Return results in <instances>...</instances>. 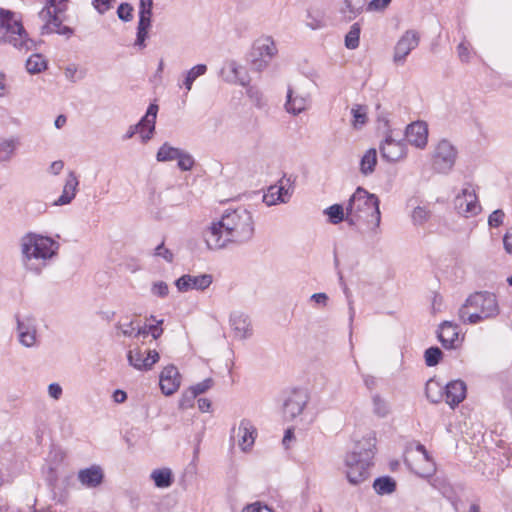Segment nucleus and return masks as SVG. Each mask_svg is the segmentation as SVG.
Wrapping results in <instances>:
<instances>
[{"label":"nucleus","mask_w":512,"mask_h":512,"mask_svg":"<svg viewBox=\"0 0 512 512\" xmlns=\"http://www.w3.org/2000/svg\"><path fill=\"white\" fill-rule=\"evenodd\" d=\"M376 439L373 436L363 437L355 445L352 452L345 457L346 477L352 485L366 481L375 455Z\"/></svg>","instance_id":"nucleus-3"},{"label":"nucleus","mask_w":512,"mask_h":512,"mask_svg":"<svg viewBox=\"0 0 512 512\" xmlns=\"http://www.w3.org/2000/svg\"><path fill=\"white\" fill-rule=\"evenodd\" d=\"M444 397L446 403L451 408H455L466 397V384L461 380L449 382L443 389V398Z\"/></svg>","instance_id":"nucleus-22"},{"label":"nucleus","mask_w":512,"mask_h":512,"mask_svg":"<svg viewBox=\"0 0 512 512\" xmlns=\"http://www.w3.org/2000/svg\"><path fill=\"white\" fill-rule=\"evenodd\" d=\"M48 393L50 397H52L55 400H58L62 395V388L57 383H51L48 386Z\"/></svg>","instance_id":"nucleus-60"},{"label":"nucleus","mask_w":512,"mask_h":512,"mask_svg":"<svg viewBox=\"0 0 512 512\" xmlns=\"http://www.w3.org/2000/svg\"><path fill=\"white\" fill-rule=\"evenodd\" d=\"M158 109V105L150 104L146 114L140 119V121L136 125H131L129 127L128 131L124 135V139H130L136 133H139L143 142L150 140L155 131Z\"/></svg>","instance_id":"nucleus-10"},{"label":"nucleus","mask_w":512,"mask_h":512,"mask_svg":"<svg viewBox=\"0 0 512 512\" xmlns=\"http://www.w3.org/2000/svg\"><path fill=\"white\" fill-rule=\"evenodd\" d=\"M230 324L235 336L239 339H245L251 335L250 322L248 317L240 312H234L230 316Z\"/></svg>","instance_id":"nucleus-27"},{"label":"nucleus","mask_w":512,"mask_h":512,"mask_svg":"<svg viewBox=\"0 0 512 512\" xmlns=\"http://www.w3.org/2000/svg\"><path fill=\"white\" fill-rule=\"evenodd\" d=\"M425 394L431 403H440L443 400V387L438 382L429 380L425 386Z\"/></svg>","instance_id":"nucleus-32"},{"label":"nucleus","mask_w":512,"mask_h":512,"mask_svg":"<svg viewBox=\"0 0 512 512\" xmlns=\"http://www.w3.org/2000/svg\"><path fill=\"white\" fill-rule=\"evenodd\" d=\"M427 137L428 128L422 121L413 122L406 127L405 138L411 145L424 148L427 144Z\"/></svg>","instance_id":"nucleus-20"},{"label":"nucleus","mask_w":512,"mask_h":512,"mask_svg":"<svg viewBox=\"0 0 512 512\" xmlns=\"http://www.w3.org/2000/svg\"><path fill=\"white\" fill-rule=\"evenodd\" d=\"M17 146L15 139H0V161H8L11 159Z\"/></svg>","instance_id":"nucleus-41"},{"label":"nucleus","mask_w":512,"mask_h":512,"mask_svg":"<svg viewBox=\"0 0 512 512\" xmlns=\"http://www.w3.org/2000/svg\"><path fill=\"white\" fill-rule=\"evenodd\" d=\"M325 19L323 16H313L311 13H309L308 15V20H307V25L315 30V29H320L322 27L325 26Z\"/></svg>","instance_id":"nucleus-56"},{"label":"nucleus","mask_w":512,"mask_h":512,"mask_svg":"<svg viewBox=\"0 0 512 512\" xmlns=\"http://www.w3.org/2000/svg\"><path fill=\"white\" fill-rule=\"evenodd\" d=\"M505 214L501 209L493 211L488 218V224L491 227H499L502 225Z\"/></svg>","instance_id":"nucleus-52"},{"label":"nucleus","mask_w":512,"mask_h":512,"mask_svg":"<svg viewBox=\"0 0 512 512\" xmlns=\"http://www.w3.org/2000/svg\"><path fill=\"white\" fill-rule=\"evenodd\" d=\"M181 150L164 143L158 150L156 158L159 162L172 161L178 159Z\"/></svg>","instance_id":"nucleus-35"},{"label":"nucleus","mask_w":512,"mask_h":512,"mask_svg":"<svg viewBox=\"0 0 512 512\" xmlns=\"http://www.w3.org/2000/svg\"><path fill=\"white\" fill-rule=\"evenodd\" d=\"M309 401L306 389L295 388L287 393L283 402V416L286 420H294L302 414Z\"/></svg>","instance_id":"nucleus-11"},{"label":"nucleus","mask_w":512,"mask_h":512,"mask_svg":"<svg viewBox=\"0 0 512 512\" xmlns=\"http://www.w3.org/2000/svg\"><path fill=\"white\" fill-rule=\"evenodd\" d=\"M290 186V179H281L278 185L269 187L267 193L263 196V201L268 206L287 203L292 195Z\"/></svg>","instance_id":"nucleus-17"},{"label":"nucleus","mask_w":512,"mask_h":512,"mask_svg":"<svg viewBox=\"0 0 512 512\" xmlns=\"http://www.w3.org/2000/svg\"><path fill=\"white\" fill-rule=\"evenodd\" d=\"M133 7L129 3H122L119 5L117 9V15L119 19H121L124 22H129L132 20L133 15Z\"/></svg>","instance_id":"nucleus-47"},{"label":"nucleus","mask_w":512,"mask_h":512,"mask_svg":"<svg viewBox=\"0 0 512 512\" xmlns=\"http://www.w3.org/2000/svg\"><path fill=\"white\" fill-rule=\"evenodd\" d=\"M391 0H371L367 5V11H384Z\"/></svg>","instance_id":"nucleus-55"},{"label":"nucleus","mask_w":512,"mask_h":512,"mask_svg":"<svg viewBox=\"0 0 512 512\" xmlns=\"http://www.w3.org/2000/svg\"><path fill=\"white\" fill-rule=\"evenodd\" d=\"M151 291L154 295L163 298L168 295L169 289L165 282L159 281L153 284Z\"/></svg>","instance_id":"nucleus-54"},{"label":"nucleus","mask_w":512,"mask_h":512,"mask_svg":"<svg viewBox=\"0 0 512 512\" xmlns=\"http://www.w3.org/2000/svg\"><path fill=\"white\" fill-rule=\"evenodd\" d=\"M212 281L213 277L210 274H201L196 276L186 274L175 281V286L180 292H186L192 289L204 291L212 284Z\"/></svg>","instance_id":"nucleus-16"},{"label":"nucleus","mask_w":512,"mask_h":512,"mask_svg":"<svg viewBox=\"0 0 512 512\" xmlns=\"http://www.w3.org/2000/svg\"><path fill=\"white\" fill-rule=\"evenodd\" d=\"M246 93L257 107L262 108L265 105L263 94L258 88L250 86L247 88Z\"/></svg>","instance_id":"nucleus-46"},{"label":"nucleus","mask_w":512,"mask_h":512,"mask_svg":"<svg viewBox=\"0 0 512 512\" xmlns=\"http://www.w3.org/2000/svg\"><path fill=\"white\" fill-rule=\"evenodd\" d=\"M197 396L195 395V392H192L190 389H188L186 392L182 394V397L179 401V407L181 409H187L194 405V400Z\"/></svg>","instance_id":"nucleus-48"},{"label":"nucleus","mask_w":512,"mask_h":512,"mask_svg":"<svg viewBox=\"0 0 512 512\" xmlns=\"http://www.w3.org/2000/svg\"><path fill=\"white\" fill-rule=\"evenodd\" d=\"M153 0L139 1V21L137 26V36L135 46L143 49L146 47L145 41L148 37V31L151 27Z\"/></svg>","instance_id":"nucleus-14"},{"label":"nucleus","mask_w":512,"mask_h":512,"mask_svg":"<svg viewBox=\"0 0 512 512\" xmlns=\"http://www.w3.org/2000/svg\"><path fill=\"white\" fill-rule=\"evenodd\" d=\"M13 16L9 10H0V44L9 43L20 51L32 50L34 41L28 37L21 21Z\"/></svg>","instance_id":"nucleus-6"},{"label":"nucleus","mask_w":512,"mask_h":512,"mask_svg":"<svg viewBox=\"0 0 512 512\" xmlns=\"http://www.w3.org/2000/svg\"><path fill=\"white\" fill-rule=\"evenodd\" d=\"M257 436V429L248 419H242L239 423L237 437L238 445L242 451H249L254 445Z\"/></svg>","instance_id":"nucleus-21"},{"label":"nucleus","mask_w":512,"mask_h":512,"mask_svg":"<svg viewBox=\"0 0 512 512\" xmlns=\"http://www.w3.org/2000/svg\"><path fill=\"white\" fill-rule=\"evenodd\" d=\"M242 512H274L266 505H261L259 502L247 505Z\"/></svg>","instance_id":"nucleus-58"},{"label":"nucleus","mask_w":512,"mask_h":512,"mask_svg":"<svg viewBox=\"0 0 512 512\" xmlns=\"http://www.w3.org/2000/svg\"><path fill=\"white\" fill-rule=\"evenodd\" d=\"M416 451L421 454L423 460L425 461L426 465L424 468H413L411 469L419 476L422 477H428L432 473L435 472V463L433 462V459L429 455L428 451L426 450L425 446L422 444H417Z\"/></svg>","instance_id":"nucleus-29"},{"label":"nucleus","mask_w":512,"mask_h":512,"mask_svg":"<svg viewBox=\"0 0 512 512\" xmlns=\"http://www.w3.org/2000/svg\"><path fill=\"white\" fill-rule=\"evenodd\" d=\"M457 157L455 147L447 140H441L433 154V169L437 173L447 174L454 166Z\"/></svg>","instance_id":"nucleus-9"},{"label":"nucleus","mask_w":512,"mask_h":512,"mask_svg":"<svg viewBox=\"0 0 512 512\" xmlns=\"http://www.w3.org/2000/svg\"><path fill=\"white\" fill-rule=\"evenodd\" d=\"M455 209L457 212L464 216L470 217L477 215L481 209L475 189L472 184L466 183L454 200Z\"/></svg>","instance_id":"nucleus-12"},{"label":"nucleus","mask_w":512,"mask_h":512,"mask_svg":"<svg viewBox=\"0 0 512 512\" xmlns=\"http://www.w3.org/2000/svg\"><path fill=\"white\" fill-rule=\"evenodd\" d=\"M324 213L328 215L329 221L332 224H339L342 221H346V213L341 204H333L332 206L325 209Z\"/></svg>","instance_id":"nucleus-39"},{"label":"nucleus","mask_w":512,"mask_h":512,"mask_svg":"<svg viewBox=\"0 0 512 512\" xmlns=\"http://www.w3.org/2000/svg\"><path fill=\"white\" fill-rule=\"evenodd\" d=\"M443 353L439 347L433 346L425 351L424 357L427 366H435L439 363Z\"/></svg>","instance_id":"nucleus-44"},{"label":"nucleus","mask_w":512,"mask_h":512,"mask_svg":"<svg viewBox=\"0 0 512 512\" xmlns=\"http://www.w3.org/2000/svg\"><path fill=\"white\" fill-rule=\"evenodd\" d=\"M64 167V162L62 160H57L51 163L49 167V172L58 175Z\"/></svg>","instance_id":"nucleus-64"},{"label":"nucleus","mask_w":512,"mask_h":512,"mask_svg":"<svg viewBox=\"0 0 512 512\" xmlns=\"http://www.w3.org/2000/svg\"><path fill=\"white\" fill-rule=\"evenodd\" d=\"M129 364L137 370L148 371L149 365L143 358V353L140 349L130 350L127 354Z\"/></svg>","instance_id":"nucleus-34"},{"label":"nucleus","mask_w":512,"mask_h":512,"mask_svg":"<svg viewBox=\"0 0 512 512\" xmlns=\"http://www.w3.org/2000/svg\"><path fill=\"white\" fill-rule=\"evenodd\" d=\"M154 255L157 257H161L166 260L168 263H171L174 259V254L172 251L165 247L164 242L160 243L156 248Z\"/></svg>","instance_id":"nucleus-49"},{"label":"nucleus","mask_w":512,"mask_h":512,"mask_svg":"<svg viewBox=\"0 0 512 512\" xmlns=\"http://www.w3.org/2000/svg\"><path fill=\"white\" fill-rule=\"evenodd\" d=\"M361 27L359 23H354L345 36V46L348 49H356L359 46Z\"/></svg>","instance_id":"nucleus-40"},{"label":"nucleus","mask_w":512,"mask_h":512,"mask_svg":"<svg viewBox=\"0 0 512 512\" xmlns=\"http://www.w3.org/2000/svg\"><path fill=\"white\" fill-rule=\"evenodd\" d=\"M177 160V165L182 171L191 170L195 163L193 157L189 153L184 152L182 150Z\"/></svg>","instance_id":"nucleus-45"},{"label":"nucleus","mask_w":512,"mask_h":512,"mask_svg":"<svg viewBox=\"0 0 512 512\" xmlns=\"http://www.w3.org/2000/svg\"><path fill=\"white\" fill-rule=\"evenodd\" d=\"M17 331L19 341L25 347H33L37 341L36 320L32 316L17 317Z\"/></svg>","instance_id":"nucleus-18"},{"label":"nucleus","mask_w":512,"mask_h":512,"mask_svg":"<svg viewBox=\"0 0 512 512\" xmlns=\"http://www.w3.org/2000/svg\"><path fill=\"white\" fill-rule=\"evenodd\" d=\"M77 479L86 488H97L104 480V472L99 465H92L80 469L77 473Z\"/></svg>","instance_id":"nucleus-23"},{"label":"nucleus","mask_w":512,"mask_h":512,"mask_svg":"<svg viewBox=\"0 0 512 512\" xmlns=\"http://www.w3.org/2000/svg\"><path fill=\"white\" fill-rule=\"evenodd\" d=\"M213 385V380L211 378H207L202 382L197 383L194 386H191L189 389L192 392H195V395L198 396L202 393H205L208 389H210Z\"/></svg>","instance_id":"nucleus-51"},{"label":"nucleus","mask_w":512,"mask_h":512,"mask_svg":"<svg viewBox=\"0 0 512 512\" xmlns=\"http://www.w3.org/2000/svg\"><path fill=\"white\" fill-rule=\"evenodd\" d=\"M79 185L78 178L74 171H70L67 179L65 181V185L63 187L62 194L60 197L54 202L56 206L67 205L71 203V201L75 198L77 187Z\"/></svg>","instance_id":"nucleus-25"},{"label":"nucleus","mask_w":512,"mask_h":512,"mask_svg":"<svg viewBox=\"0 0 512 512\" xmlns=\"http://www.w3.org/2000/svg\"><path fill=\"white\" fill-rule=\"evenodd\" d=\"M351 113L354 118V120H353L354 128H359L366 123L367 113H366V108L364 106L355 105L352 108Z\"/></svg>","instance_id":"nucleus-43"},{"label":"nucleus","mask_w":512,"mask_h":512,"mask_svg":"<svg viewBox=\"0 0 512 512\" xmlns=\"http://www.w3.org/2000/svg\"><path fill=\"white\" fill-rule=\"evenodd\" d=\"M154 483L159 488H167L173 482L172 472L168 468L154 470L151 474Z\"/></svg>","instance_id":"nucleus-33"},{"label":"nucleus","mask_w":512,"mask_h":512,"mask_svg":"<svg viewBox=\"0 0 512 512\" xmlns=\"http://www.w3.org/2000/svg\"><path fill=\"white\" fill-rule=\"evenodd\" d=\"M46 68V62L40 54H33L26 61V69L31 74L40 73Z\"/></svg>","instance_id":"nucleus-42"},{"label":"nucleus","mask_w":512,"mask_h":512,"mask_svg":"<svg viewBox=\"0 0 512 512\" xmlns=\"http://www.w3.org/2000/svg\"><path fill=\"white\" fill-rule=\"evenodd\" d=\"M59 244L50 237L28 233L21 239V252L25 268L39 274L46 261L57 254Z\"/></svg>","instance_id":"nucleus-2"},{"label":"nucleus","mask_w":512,"mask_h":512,"mask_svg":"<svg viewBox=\"0 0 512 512\" xmlns=\"http://www.w3.org/2000/svg\"><path fill=\"white\" fill-rule=\"evenodd\" d=\"M159 384L163 394L167 396L174 394L181 384V375L178 369L174 365L166 366L160 374Z\"/></svg>","instance_id":"nucleus-19"},{"label":"nucleus","mask_w":512,"mask_h":512,"mask_svg":"<svg viewBox=\"0 0 512 512\" xmlns=\"http://www.w3.org/2000/svg\"><path fill=\"white\" fill-rule=\"evenodd\" d=\"M69 0H47L48 6L44 7L38 16L43 22L41 34L58 33L60 35L70 36L73 34L72 28L62 25L60 14L67 10Z\"/></svg>","instance_id":"nucleus-7"},{"label":"nucleus","mask_w":512,"mask_h":512,"mask_svg":"<svg viewBox=\"0 0 512 512\" xmlns=\"http://www.w3.org/2000/svg\"><path fill=\"white\" fill-rule=\"evenodd\" d=\"M369 2L367 0H345L340 12L348 22L357 18L366 8Z\"/></svg>","instance_id":"nucleus-28"},{"label":"nucleus","mask_w":512,"mask_h":512,"mask_svg":"<svg viewBox=\"0 0 512 512\" xmlns=\"http://www.w3.org/2000/svg\"><path fill=\"white\" fill-rule=\"evenodd\" d=\"M207 72V66L205 64H198L192 67L187 73L186 77L183 81L184 87L187 91L192 89L193 82L200 76L204 75Z\"/></svg>","instance_id":"nucleus-36"},{"label":"nucleus","mask_w":512,"mask_h":512,"mask_svg":"<svg viewBox=\"0 0 512 512\" xmlns=\"http://www.w3.org/2000/svg\"><path fill=\"white\" fill-rule=\"evenodd\" d=\"M429 217V211L424 207H416L412 213V219L416 224L424 223Z\"/></svg>","instance_id":"nucleus-50"},{"label":"nucleus","mask_w":512,"mask_h":512,"mask_svg":"<svg viewBox=\"0 0 512 512\" xmlns=\"http://www.w3.org/2000/svg\"><path fill=\"white\" fill-rule=\"evenodd\" d=\"M255 233L252 213L243 207L227 209L218 221L212 222L203 232L207 247L219 250L229 245H243L250 242Z\"/></svg>","instance_id":"nucleus-1"},{"label":"nucleus","mask_w":512,"mask_h":512,"mask_svg":"<svg viewBox=\"0 0 512 512\" xmlns=\"http://www.w3.org/2000/svg\"><path fill=\"white\" fill-rule=\"evenodd\" d=\"M276 53L277 48L271 37L258 38L254 42L251 52L252 69L257 72L263 71Z\"/></svg>","instance_id":"nucleus-8"},{"label":"nucleus","mask_w":512,"mask_h":512,"mask_svg":"<svg viewBox=\"0 0 512 512\" xmlns=\"http://www.w3.org/2000/svg\"><path fill=\"white\" fill-rule=\"evenodd\" d=\"M162 324H163V319L158 320L156 324L145 325L141 328H138L136 331L135 337H138V336L146 337L147 335L151 334L153 339L157 340L163 334V328L161 326Z\"/></svg>","instance_id":"nucleus-37"},{"label":"nucleus","mask_w":512,"mask_h":512,"mask_svg":"<svg viewBox=\"0 0 512 512\" xmlns=\"http://www.w3.org/2000/svg\"><path fill=\"white\" fill-rule=\"evenodd\" d=\"M373 403V413L380 417L384 418L390 413V405L386 399L381 397L379 394H375L372 397Z\"/></svg>","instance_id":"nucleus-38"},{"label":"nucleus","mask_w":512,"mask_h":512,"mask_svg":"<svg viewBox=\"0 0 512 512\" xmlns=\"http://www.w3.org/2000/svg\"><path fill=\"white\" fill-rule=\"evenodd\" d=\"M380 153L383 159L388 162H397L406 156V143L401 137H394L393 132H389L381 143Z\"/></svg>","instance_id":"nucleus-13"},{"label":"nucleus","mask_w":512,"mask_h":512,"mask_svg":"<svg viewBox=\"0 0 512 512\" xmlns=\"http://www.w3.org/2000/svg\"><path fill=\"white\" fill-rule=\"evenodd\" d=\"M379 205V198L375 194L358 187L346 206V222L350 226H355L361 220L369 222V217H371L375 222V227H379L381 222Z\"/></svg>","instance_id":"nucleus-4"},{"label":"nucleus","mask_w":512,"mask_h":512,"mask_svg":"<svg viewBox=\"0 0 512 512\" xmlns=\"http://www.w3.org/2000/svg\"><path fill=\"white\" fill-rule=\"evenodd\" d=\"M498 314L499 306L496 296L487 291L475 292L470 295L458 311L460 320L465 324H476Z\"/></svg>","instance_id":"nucleus-5"},{"label":"nucleus","mask_w":512,"mask_h":512,"mask_svg":"<svg viewBox=\"0 0 512 512\" xmlns=\"http://www.w3.org/2000/svg\"><path fill=\"white\" fill-rule=\"evenodd\" d=\"M373 488L379 495L392 494L396 490V482L390 476L379 477L374 480Z\"/></svg>","instance_id":"nucleus-31"},{"label":"nucleus","mask_w":512,"mask_h":512,"mask_svg":"<svg viewBox=\"0 0 512 512\" xmlns=\"http://www.w3.org/2000/svg\"><path fill=\"white\" fill-rule=\"evenodd\" d=\"M457 52L462 62H468L470 60L471 51L469 45L465 42H461L457 47Z\"/></svg>","instance_id":"nucleus-57"},{"label":"nucleus","mask_w":512,"mask_h":512,"mask_svg":"<svg viewBox=\"0 0 512 512\" xmlns=\"http://www.w3.org/2000/svg\"><path fill=\"white\" fill-rule=\"evenodd\" d=\"M504 249L507 253L512 254V227L506 231L503 237Z\"/></svg>","instance_id":"nucleus-61"},{"label":"nucleus","mask_w":512,"mask_h":512,"mask_svg":"<svg viewBox=\"0 0 512 512\" xmlns=\"http://www.w3.org/2000/svg\"><path fill=\"white\" fill-rule=\"evenodd\" d=\"M113 1L114 0H94L93 6L99 13L103 14L111 7Z\"/></svg>","instance_id":"nucleus-59"},{"label":"nucleus","mask_w":512,"mask_h":512,"mask_svg":"<svg viewBox=\"0 0 512 512\" xmlns=\"http://www.w3.org/2000/svg\"><path fill=\"white\" fill-rule=\"evenodd\" d=\"M159 353L153 349L147 351V357L145 358V362L149 365V370L153 367V365L158 362Z\"/></svg>","instance_id":"nucleus-63"},{"label":"nucleus","mask_w":512,"mask_h":512,"mask_svg":"<svg viewBox=\"0 0 512 512\" xmlns=\"http://www.w3.org/2000/svg\"><path fill=\"white\" fill-rule=\"evenodd\" d=\"M377 164V151L374 148L368 149L360 161V172L364 176L372 174Z\"/></svg>","instance_id":"nucleus-30"},{"label":"nucleus","mask_w":512,"mask_h":512,"mask_svg":"<svg viewBox=\"0 0 512 512\" xmlns=\"http://www.w3.org/2000/svg\"><path fill=\"white\" fill-rule=\"evenodd\" d=\"M310 299L323 307L327 306L329 300L326 293H314Z\"/></svg>","instance_id":"nucleus-62"},{"label":"nucleus","mask_w":512,"mask_h":512,"mask_svg":"<svg viewBox=\"0 0 512 512\" xmlns=\"http://www.w3.org/2000/svg\"><path fill=\"white\" fill-rule=\"evenodd\" d=\"M419 41L420 35L417 31L407 30L394 47L393 61L396 64H403L410 52L419 45Z\"/></svg>","instance_id":"nucleus-15"},{"label":"nucleus","mask_w":512,"mask_h":512,"mask_svg":"<svg viewBox=\"0 0 512 512\" xmlns=\"http://www.w3.org/2000/svg\"><path fill=\"white\" fill-rule=\"evenodd\" d=\"M458 335V326L452 322L445 321L440 325L438 339L444 348H455V342L458 340Z\"/></svg>","instance_id":"nucleus-26"},{"label":"nucleus","mask_w":512,"mask_h":512,"mask_svg":"<svg viewBox=\"0 0 512 512\" xmlns=\"http://www.w3.org/2000/svg\"><path fill=\"white\" fill-rule=\"evenodd\" d=\"M308 101V95L295 92L293 89L288 88L285 108L287 112L293 115H298L307 108Z\"/></svg>","instance_id":"nucleus-24"},{"label":"nucleus","mask_w":512,"mask_h":512,"mask_svg":"<svg viewBox=\"0 0 512 512\" xmlns=\"http://www.w3.org/2000/svg\"><path fill=\"white\" fill-rule=\"evenodd\" d=\"M115 328L120 331V333L126 337H135L136 328L134 327L133 321H130L127 324L117 323Z\"/></svg>","instance_id":"nucleus-53"}]
</instances>
